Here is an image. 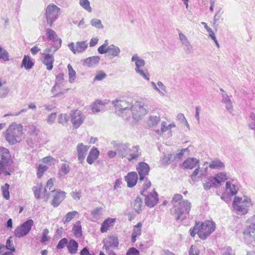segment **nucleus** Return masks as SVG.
Returning <instances> with one entry per match:
<instances>
[{"mask_svg": "<svg viewBox=\"0 0 255 255\" xmlns=\"http://www.w3.org/2000/svg\"><path fill=\"white\" fill-rule=\"evenodd\" d=\"M191 208V203L188 200H183L177 204H174L170 209L171 214L174 216L175 219L183 221L186 219Z\"/></svg>", "mask_w": 255, "mask_h": 255, "instance_id": "1", "label": "nucleus"}, {"mask_svg": "<svg viewBox=\"0 0 255 255\" xmlns=\"http://www.w3.org/2000/svg\"><path fill=\"white\" fill-rule=\"evenodd\" d=\"M22 127L21 125L13 123L10 125L5 133V139L11 145L18 141L17 139L22 133Z\"/></svg>", "mask_w": 255, "mask_h": 255, "instance_id": "2", "label": "nucleus"}, {"mask_svg": "<svg viewBox=\"0 0 255 255\" xmlns=\"http://www.w3.org/2000/svg\"><path fill=\"white\" fill-rule=\"evenodd\" d=\"M251 224L243 232L244 241L248 245L255 246V215L250 219Z\"/></svg>", "mask_w": 255, "mask_h": 255, "instance_id": "3", "label": "nucleus"}, {"mask_svg": "<svg viewBox=\"0 0 255 255\" xmlns=\"http://www.w3.org/2000/svg\"><path fill=\"white\" fill-rule=\"evenodd\" d=\"M34 225L33 220L29 219L18 226L14 231V235L18 238L26 236L30 232Z\"/></svg>", "mask_w": 255, "mask_h": 255, "instance_id": "4", "label": "nucleus"}, {"mask_svg": "<svg viewBox=\"0 0 255 255\" xmlns=\"http://www.w3.org/2000/svg\"><path fill=\"white\" fill-rule=\"evenodd\" d=\"M60 9L55 4L48 5L46 9V18L47 24L51 27L58 18Z\"/></svg>", "mask_w": 255, "mask_h": 255, "instance_id": "5", "label": "nucleus"}, {"mask_svg": "<svg viewBox=\"0 0 255 255\" xmlns=\"http://www.w3.org/2000/svg\"><path fill=\"white\" fill-rule=\"evenodd\" d=\"M201 232L199 238L201 240H205L215 229V224L212 221L206 220L200 224Z\"/></svg>", "mask_w": 255, "mask_h": 255, "instance_id": "6", "label": "nucleus"}, {"mask_svg": "<svg viewBox=\"0 0 255 255\" xmlns=\"http://www.w3.org/2000/svg\"><path fill=\"white\" fill-rule=\"evenodd\" d=\"M12 163L11 155L8 149L0 147V166L1 167L10 166Z\"/></svg>", "mask_w": 255, "mask_h": 255, "instance_id": "7", "label": "nucleus"}, {"mask_svg": "<svg viewBox=\"0 0 255 255\" xmlns=\"http://www.w3.org/2000/svg\"><path fill=\"white\" fill-rule=\"evenodd\" d=\"M114 147L116 149L118 156L124 158L128 155L130 151L129 144L128 143H117L113 142Z\"/></svg>", "mask_w": 255, "mask_h": 255, "instance_id": "8", "label": "nucleus"}, {"mask_svg": "<svg viewBox=\"0 0 255 255\" xmlns=\"http://www.w3.org/2000/svg\"><path fill=\"white\" fill-rule=\"evenodd\" d=\"M150 169L149 165L145 162L141 161L137 164L136 169L139 176V181L148 180L146 176L149 174Z\"/></svg>", "mask_w": 255, "mask_h": 255, "instance_id": "9", "label": "nucleus"}, {"mask_svg": "<svg viewBox=\"0 0 255 255\" xmlns=\"http://www.w3.org/2000/svg\"><path fill=\"white\" fill-rule=\"evenodd\" d=\"M71 121L74 128H78L83 123L84 119L82 117V112L76 110L71 111L70 114Z\"/></svg>", "mask_w": 255, "mask_h": 255, "instance_id": "10", "label": "nucleus"}, {"mask_svg": "<svg viewBox=\"0 0 255 255\" xmlns=\"http://www.w3.org/2000/svg\"><path fill=\"white\" fill-rule=\"evenodd\" d=\"M113 104L116 108V112L120 111L123 113L124 111L127 110H134V108L131 106V103L125 101L116 100L113 101Z\"/></svg>", "mask_w": 255, "mask_h": 255, "instance_id": "11", "label": "nucleus"}, {"mask_svg": "<svg viewBox=\"0 0 255 255\" xmlns=\"http://www.w3.org/2000/svg\"><path fill=\"white\" fill-rule=\"evenodd\" d=\"M53 200L51 205L54 207H57L65 198V192L61 190H52Z\"/></svg>", "mask_w": 255, "mask_h": 255, "instance_id": "12", "label": "nucleus"}, {"mask_svg": "<svg viewBox=\"0 0 255 255\" xmlns=\"http://www.w3.org/2000/svg\"><path fill=\"white\" fill-rule=\"evenodd\" d=\"M103 248L107 252L110 250V248L112 247L117 248L119 244V239L117 236L111 235L109 236L108 239L103 240Z\"/></svg>", "mask_w": 255, "mask_h": 255, "instance_id": "13", "label": "nucleus"}, {"mask_svg": "<svg viewBox=\"0 0 255 255\" xmlns=\"http://www.w3.org/2000/svg\"><path fill=\"white\" fill-rule=\"evenodd\" d=\"M158 202V195L153 189L149 195L145 196V204L146 206L149 208H153Z\"/></svg>", "mask_w": 255, "mask_h": 255, "instance_id": "14", "label": "nucleus"}, {"mask_svg": "<svg viewBox=\"0 0 255 255\" xmlns=\"http://www.w3.org/2000/svg\"><path fill=\"white\" fill-rule=\"evenodd\" d=\"M46 33L47 38L49 40H51L54 43L58 41V43L55 44V49L53 52V53H54L61 46L62 40L58 38V35L56 34L55 31L52 29L47 28L46 29Z\"/></svg>", "mask_w": 255, "mask_h": 255, "instance_id": "15", "label": "nucleus"}, {"mask_svg": "<svg viewBox=\"0 0 255 255\" xmlns=\"http://www.w3.org/2000/svg\"><path fill=\"white\" fill-rule=\"evenodd\" d=\"M199 160L195 157H188L181 164V168L184 169H192L197 166H199Z\"/></svg>", "mask_w": 255, "mask_h": 255, "instance_id": "16", "label": "nucleus"}, {"mask_svg": "<svg viewBox=\"0 0 255 255\" xmlns=\"http://www.w3.org/2000/svg\"><path fill=\"white\" fill-rule=\"evenodd\" d=\"M138 179L137 173L135 171L129 172L125 176V180L129 188L134 187L136 184Z\"/></svg>", "mask_w": 255, "mask_h": 255, "instance_id": "17", "label": "nucleus"}, {"mask_svg": "<svg viewBox=\"0 0 255 255\" xmlns=\"http://www.w3.org/2000/svg\"><path fill=\"white\" fill-rule=\"evenodd\" d=\"M89 147L84 145L83 143H79L77 146V151L78 154V160L79 163L83 164L88 150Z\"/></svg>", "mask_w": 255, "mask_h": 255, "instance_id": "18", "label": "nucleus"}, {"mask_svg": "<svg viewBox=\"0 0 255 255\" xmlns=\"http://www.w3.org/2000/svg\"><path fill=\"white\" fill-rule=\"evenodd\" d=\"M43 64L46 66V69L48 71H50L53 67V62L54 61V57L52 54L45 53L41 59Z\"/></svg>", "mask_w": 255, "mask_h": 255, "instance_id": "19", "label": "nucleus"}, {"mask_svg": "<svg viewBox=\"0 0 255 255\" xmlns=\"http://www.w3.org/2000/svg\"><path fill=\"white\" fill-rule=\"evenodd\" d=\"M99 154L100 151L98 149L97 147H93L87 157V162L89 164H92L94 161L98 158Z\"/></svg>", "mask_w": 255, "mask_h": 255, "instance_id": "20", "label": "nucleus"}, {"mask_svg": "<svg viewBox=\"0 0 255 255\" xmlns=\"http://www.w3.org/2000/svg\"><path fill=\"white\" fill-rule=\"evenodd\" d=\"M116 219L115 218H108L104 220L100 228L101 233H104L107 232L110 227L114 225Z\"/></svg>", "mask_w": 255, "mask_h": 255, "instance_id": "21", "label": "nucleus"}, {"mask_svg": "<svg viewBox=\"0 0 255 255\" xmlns=\"http://www.w3.org/2000/svg\"><path fill=\"white\" fill-rule=\"evenodd\" d=\"M79 244L78 242L73 239H70L67 246V248L69 254H75L77 253Z\"/></svg>", "mask_w": 255, "mask_h": 255, "instance_id": "22", "label": "nucleus"}, {"mask_svg": "<svg viewBox=\"0 0 255 255\" xmlns=\"http://www.w3.org/2000/svg\"><path fill=\"white\" fill-rule=\"evenodd\" d=\"M100 59L99 56L89 57L84 60L83 65L89 67H93L99 64Z\"/></svg>", "mask_w": 255, "mask_h": 255, "instance_id": "23", "label": "nucleus"}, {"mask_svg": "<svg viewBox=\"0 0 255 255\" xmlns=\"http://www.w3.org/2000/svg\"><path fill=\"white\" fill-rule=\"evenodd\" d=\"M34 62L28 55H24L22 60L21 67H24L26 70L31 69L34 66Z\"/></svg>", "mask_w": 255, "mask_h": 255, "instance_id": "24", "label": "nucleus"}, {"mask_svg": "<svg viewBox=\"0 0 255 255\" xmlns=\"http://www.w3.org/2000/svg\"><path fill=\"white\" fill-rule=\"evenodd\" d=\"M203 184L204 189L207 191L210 190L211 188H217L219 187L216 183L212 176H210L208 178Z\"/></svg>", "mask_w": 255, "mask_h": 255, "instance_id": "25", "label": "nucleus"}, {"mask_svg": "<svg viewBox=\"0 0 255 255\" xmlns=\"http://www.w3.org/2000/svg\"><path fill=\"white\" fill-rule=\"evenodd\" d=\"M212 177L218 186L221 185L222 182L228 179L226 173L223 172L216 174L214 176H212Z\"/></svg>", "mask_w": 255, "mask_h": 255, "instance_id": "26", "label": "nucleus"}, {"mask_svg": "<svg viewBox=\"0 0 255 255\" xmlns=\"http://www.w3.org/2000/svg\"><path fill=\"white\" fill-rule=\"evenodd\" d=\"M209 167L213 169H220L224 168L225 165L220 160L216 159L210 162Z\"/></svg>", "mask_w": 255, "mask_h": 255, "instance_id": "27", "label": "nucleus"}, {"mask_svg": "<svg viewBox=\"0 0 255 255\" xmlns=\"http://www.w3.org/2000/svg\"><path fill=\"white\" fill-rule=\"evenodd\" d=\"M142 203V200L139 196H137L134 201L133 209L138 214H140L142 211L141 207Z\"/></svg>", "mask_w": 255, "mask_h": 255, "instance_id": "28", "label": "nucleus"}, {"mask_svg": "<svg viewBox=\"0 0 255 255\" xmlns=\"http://www.w3.org/2000/svg\"><path fill=\"white\" fill-rule=\"evenodd\" d=\"M131 61H135V69L138 70L145 65V61L143 59L140 58L137 54H134L131 58Z\"/></svg>", "mask_w": 255, "mask_h": 255, "instance_id": "29", "label": "nucleus"}, {"mask_svg": "<svg viewBox=\"0 0 255 255\" xmlns=\"http://www.w3.org/2000/svg\"><path fill=\"white\" fill-rule=\"evenodd\" d=\"M121 50L120 48L114 44H111L108 46V51L107 53L112 56L113 57L118 56Z\"/></svg>", "mask_w": 255, "mask_h": 255, "instance_id": "30", "label": "nucleus"}, {"mask_svg": "<svg viewBox=\"0 0 255 255\" xmlns=\"http://www.w3.org/2000/svg\"><path fill=\"white\" fill-rule=\"evenodd\" d=\"M202 25H203L204 27V28L207 30V31L209 32V36L211 37V38L213 40L214 42L215 43L216 45L219 47V44L216 39V37L215 35V34L213 30L210 28L208 25L205 22H201Z\"/></svg>", "mask_w": 255, "mask_h": 255, "instance_id": "31", "label": "nucleus"}, {"mask_svg": "<svg viewBox=\"0 0 255 255\" xmlns=\"http://www.w3.org/2000/svg\"><path fill=\"white\" fill-rule=\"evenodd\" d=\"M73 232L74 235L77 237H81L82 236V226L81 222L78 221L73 227Z\"/></svg>", "mask_w": 255, "mask_h": 255, "instance_id": "32", "label": "nucleus"}, {"mask_svg": "<svg viewBox=\"0 0 255 255\" xmlns=\"http://www.w3.org/2000/svg\"><path fill=\"white\" fill-rule=\"evenodd\" d=\"M200 223L199 222H196L194 227L190 229V234L192 237H194L196 234L199 237L200 233H201Z\"/></svg>", "mask_w": 255, "mask_h": 255, "instance_id": "33", "label": "nucleus"}, {"mask_svg": "<svg viewBox=\"0 0 255 255\" xmlns=\"http://www.w3.org/2000/svg\"><path fill=\"white\" fill-rule=\"evenodd\" d=\"M104 104L103 102L97 100L92 105V110L93 113H98L103 109Z\"/></svg>", "mask_w": 255, "mask_h": 255, "instance_id": "34", "label": "nucleus"}, {"mask_svg": "<svg viewBox=\"0 0 255 255\" xmlns=\"http://www.w3.org/2000/svg\"><path fill=\"white\" fill-rule=\"evenodd\" d=\"M77 52L78 53L83 52L88 47V44L85 41H78L76 43Z\"/></svg>", "mask_w": 255, "mask_h": 255, "instance_id": "35", "label": "nucleus"}, {"mask_svg": "<svg viewBox=\"0 0 255 255\" xmlns=\"http://www.w3.org/2000/svg\"><path fill=\"white\" fill-rule=\"evenodd\" d=\"M9 189V185L7 183H5L4 185L2 186L1 187L2 196L6 200H8L10 197Z\"/></svg>", "mask_w": 255, "mask_h": 255, "instance_id": "36", "label": "nucleus"}, {"mask_svg": "<svg viewBox=\"0 0 255 255\" xmlns=\"http://www.w3.org/2000/svg\"><path fill=\"white\" fill-rule=\"evenodd\" d=\"M12 239V237H9L8 238L6 241V245H4V248L5 249L9 250V252H15V248L13 244V241Z\"/></svg>", "mask_w": 255, "mask_h": 255, "instance_id": "37", "label": "nucleus"}, {"mask_svg": "<svg viewBox=\"0 0 255 255\" xmlns=\"http://www.w3.org/2000/svg\"><path fill=\"white\" fill-rule=\"evenodd\" d=\"M172 156L173 155L171 153L164 154L160 159L162 164L164 165L169 164L172 161H174Z\"/></svg>", "mask_w": 255, "mask_h": 255, "instance_id": "38", "label": "nucleus"}, {"mask_svg": "<svg viewBox=\"0 0 255 255\" xmlns=\"http://www.w3.org/2000/svg\"><path fill=\"white\" fill-rule=\"evenodd\" d=\"M9 54L8 52L0 45V60L4 62L9 61Z\"/></svg>", "mask_w": 255, "mask_h": 255, "instance_id": "39", "label": "nucleus"}, {"mask_svg": "<svg viewBox=\"0 0 255 255\" xmlns=\"http://www.w3.org/2000/svg\"><path fill=\"white\" fill-rule=\"evenodd\" d=\"M234 209L237 210L238 212L241 213L242 215L246 214L248 212L249 206L243 205H235V207H233Z\"/></svg>", "mask_w": 255, "mask_h": 255, "instance_id": "40", "label": "nucleus"}, {"mask_svg": "<svg viewBox=\"0 0 255 255\" xmlns=\"http://www.w3.org/2000/svg\"><path fill=\"white\" fill-rule=\"evenodd\" d=\"M67 68L68 69L69 80L70 83H72L75 80L76 72L70 64L68 65Z\"/></svg>", "mask_w": 255, "mask_h": 255, "instance_id": "41", "label": "nucleus"}, {"mask_svg": "<svg viewBox=\"0 0 255 255\" xmlns=\"http://www.w3.org/2000/svg\"><path fill=\"white\" fill-rule=\"evenodd\" d=\"M133 148L136 149V153H131L129 154V157H128L129 161H131L133 159H136L141 155V153L139 152V147L138 145L133 146Z\"/></svg>", "mask_w": 255, "mask_h": 255, "instance_id": "42", "label": "nucleus"}, {"mask_svg": "<svg viewBox=\"0 0 255 255\" xmlns=\"http://www.w3.org/2000/svg\"><path fill=\"white\" fill-rule=\"evenodd\" d=\"M47 169L48 167L46 165L39 164L37 167L36 173L37 178H40L42 176L44 172L47 171Z\"/></svg>", "mask_w": 255, "mask_h": 255, "instance_id": "43", "label": "nucleus"}, {"mask_svg": "<svg viewBox=\"0 0 255 255\" xmlns=\"http://www.w3.org/2000/svg\"><path fill=\"white\" fill-rule=\"evenodd\" d=\"M79 3L83 8L87 10L88 11H92V9L90 6V3L88 0H80Z\"/></svg>", "mask_w": 255, "mask_h": 255, "instance_id": "44", "label": "nucleus"}, {"mask_svg": "<svg viewBox=\"0 0 255 255\" xmlns=\"http://www.w3.org/2000/svg\"><path fill=\"white\" fill-rule=\"evenodd\" d=\"M49 232V230L47 228L43 230L42 237L40 240V242L42 244L45 243L46 242H48L50 239V237L48 236Z\"/></svg>", "mask_w": 255, "mask_h": 255, "instance_id": "45", "label": "nucleus"}, {"mask_svg": "<svg viewBox=\"0 0 255 255\" xmlns=\"http://www.w3.org/2000/svg\"><path fill=\"white\" fill-rule=\"evenodd\" d=\"M68 240L66 238H62L58 243L56 246V249L57 250H61L63 249L65 246L67 247L68 243Z\"/></svg>", "mask_w": 255, "mask_h": 255, "instance_id": "46", "label": "nucleus"}, {"mask_svg": "<svg viewBox=\"0 0 255 255\" xmlns=\"http://www.w3.org/2000/svg\"><path fill=\"white\" fill-rule=\"evenodd\" d=\"M69 118L70 116L67 114H61L58 117V122L60 124L64 125L67 123Z\"/></svg>", "mask_w": 255, "mask_h": 255, "instance_id": "47", "label": "nucleus"}, {"mask_svg": "<svg viewBox=\"0 0 255 255\" xmlns=\"http://www.w3.org/2000/svg\"><path fill=\"white\" fill-rule=\"evenodd\" d=\"M78 214V212L75 211L68 212L65 216V220L64 221V223L69 222Z\"/></svg>", "mask_w": 255, "mask_h": 255, "instance_id": "48", "label": "nucleus"}, {"mask_svg": "<svg viewBox=\"0 0 255 255\" xmlns=\"http://www.w3.org/2000/svg\"><path fill=\"white\" fill-rule=\"evenodd\" d=\"M249 127L250 129L255 130V114L251 112L250 115Z\"/></svg>", "mask_w": 255, "mask_h": 255, "instance_id": "49", "label": "nucleus"}, {"mask_svg": "<svg viewBox=\"0 0 255 255\" xmlns=\"http://www.w3.org/2000/svg\"><path fill=\"white\" fill-rule=\"evenodd\" d=\"M91 25L98 29H103V25L102 24L101 20L99 19L93 18L91 21Z\"/></svg>", "mask_w": 255, "mask_h": 255, "instance_id": "50", "label": "nucleus"}, {"mask_svg": "<svg viewBox=\"0 0 255 255\" xmlns=\"http://www.w3.org/2000/svg\"><path fill=\"white\" fill-rule=\"evenodd\" d=\"M160 121L159 117L154 116H150L149 120V125L152 126H156Z\"/></svg>", "mask_w": 255, "mask_h": 255, "instance_id": "51", "label": "nucleus"}, {"mask_svg": "<svg viewBox=\"0 0 255 255\" xmlns=\"http://www.w3.org/2000/svg\"><path fill=\"white\" fill-rule=\"evenodd\" d=\"M80 255H96L94 251H89L88 247H84L80 252Z\"/></svg>", "mask_w": 255, "mask_h": 255, "instance_id": "52", "label": "nucleus"}, {"mask_svg": "<svg viewBox=\"0 0 255 255\" xmlns=\"http://www.w3.org/2000/svg\"><path fill=\"white\" fill-rule=\"evenodd\" d=\"M135 70L137 73H138L144 79H145L147 80H149V75L148 73L147 72V70L144 71L143 70L141 69L140 68L138 69V70L135 69Z\"/></svg>", "mask_w": 255, "mask_h": 255, "instance_id": "53", "label": "nucleus"}, {"mask_svg": "<svg viewBox=\"0 0 255 255\" xmlns=\"http://www.w3.org/2000/svg\"><path fill=\"white\" fill-rule=\"evenodd\" d=\"M9 92V89L7 87L0 89V98H4L7 96Z\"/></svg>", "mask_w": 255, "mask_h": 255, "instance_id": "54", "label": "nucleus"}, {"mask_svg": "<svg viewBox=\"0 0 255 255\" xmlns=\"http://www.w3.org/2000/svg\"><path fill=\"white\" fill-rule=\"evenodd\" d=\"M42 184L40 185L39 187L34 186L33 187V191L35 197L37 199H39L40 197V193L41 191Z\"/></svg>", "mask_w": 255, "mask_h": 255, "instance_id": "55", "label": "nucleus"}, {"mask_svg": "<svg viewBox=\"0 0 255 255\" xmlns=\"http://www.w3.org/2000/svg\"><path fill=\"white\" fill-rule=\"evenodd\" d=\"M183 196L180 194H176L174 195L172 199L171 203L173 204H177L179 202L182 201Z\"/></svg>", "mask_w": 255, "mask_h": 255, "instance_id": "56", "label": "nucleus"}, {"mask_svg": "<svg viewBox=\"0 0 255 255\" xmlns=\"http://www.w3.org/2000/svg\"><path fill=\"white\" fill-rule=\"evenodd\" d=\"M64 229L62 227H60L58 228L55 232V235L54 236V238L55 239L58 240L62 238L63 236V232Z\"/></svg>", "mask_w": 255, "mask_h": 255, "instance_id": "57", "label": "nucleus"}, {"mask_svg": "<svg viewBox=\"0 0 255 255\" xmlns=\"http://www.w3.org/2000/svg\"><path fill=\"white\" fill-rule=\"evenodd\" d=\"M223 11H222V8H220L218 11L216 12V13L214 16L213 18V24H215V23L218 21L223 13Z\"/></svg>", "mask_w": 255, "mask_h": 255, "instance_id": "58", "label": "nucleus"}, {"mask_svg": "<svg viewBox=\"0 0 255 255\" xmlns=\"http://www.w3.org/2000/svg\"><path fill=\"white\" fill-rule=\"evenodd\" d=\"M56 118V113H52L48 116L46 120L47 123L50 125L52 124L55 122Z\"/></svg>", "mask_w": 255, "mask_h": 255, "instance_id": "59", "label": "nucleus"}, {"mask_svg": "<svg viewBox=\"0 0 255 255\" xmlns=\"http://www.w3.org/2000/svg\"><path fill=\"white\" fill-rule=\"evenodd\" d=\"M70 168L68 164L63 163L60 168V171L64 174L67 175L70 171Z\"/></svg>", "mask_w": 255, "mask_h": 255, "instance_id": "60", "label": "nucleus"}, {"mask_svg": "<svg viewBox=\"0 0 255 255\" xmlns=\"http://www.w3.org/2000/svg\"><path fill=\"white\" fill-rule=\"evenodd\" d=\"M127 255H140L139 251L135 248L132 247L130 248L127 252Z\"/></svg>", "mask_w": 255, "mask_h": 255, "instance_id": "61", "label": "nucleus"}, {"mask_svg": "<svg viewBox=\"0 0 255 255\" xmlns=\"http://www.w3.org/2000/svg\"><path fill=\"white\" fill-rule=\"evenodd\" d=\"M64 80V73H60L56 75L55 79V85L61 84Z\"/></svg>", "mask_w": 255, "mask_h": 255, "instance_id": "62", "label": "nucleus"}, {"mask_svg": "<svg viewBox=\"0 0 255 255\" xmlns=\"http://www.w3.org/2000/svg\"><path fill=\"white\" fill-rule=\"evenodd\" d=\"M106 77V74L103 71H100L95 77L94 80L101 81Z\"/></svg>", "mask_w": 255, "mask_h": 255, "instance_id": "63", "label": "nucleus"}, {"mask_svg": "<svg viewBox=\"0 0 255 255\" xmlns=\"http://www.w3.org/2000/svg\"><path fill=\"white\" fill-rule=\"evenodd\" d=\"M199 250L196 249L193 245L191 246L189 251V255H199Z\"/></svg>", "mask_w": 255, "mask_h": 255, "instance_id": "64", "label": "nucleus"}]
</instances>
